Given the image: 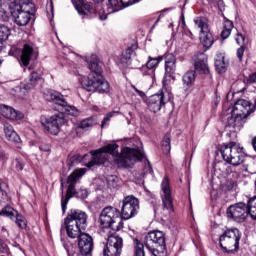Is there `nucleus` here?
I'll use <instances>...</instances> for the list:
<instances>
[{
    "label": "nucleus",
    "instance_id": "4468645a",
    "mask_svg": "<svg viewBox=\"0 0 256 256\" xmlns=\"http://www.w3.org/2000/svg\"><path fill=\"white\" fill-rule=\"evenodd\" d=\"M121 253H123V238L117 234L109 236L103 248V255L121 256Z\"/></svg>",
    "mask_w": 256,
    "mask_h": 256
},
{
    "label": "nucleus",
    "instance_id": "4d7b16f0",
    "mask_svg": "<svg viewBox=\"0 0 256 256\" xmlns=\"http://www.w3.org/2000/svg\"><path fill=\"white\" fill-rule=\"evenodd\" d=\"M244 171H246V173L249 171V169L247 168V166H244Z\"/></svg>",
    "mask_w": 256,
    "mask_h": 256
},
{
    "label": "nucleus",
    "instance_id": "f704fd0d",
    "mask_svg": "<svg viewBox=\"0 0 256 256\" xmlns=\"http://www.w3.org/2000/svg\"><path fill=\"white\" fill-rule=\"evenodd\" d=\"M9 35H11L9 27L0 24V41H7V39H9Z\"/></svg>",
    "mask_w": 256,
    "mask_h": 256
},
{
    "label": "nucleus",
    "instance_id": "7ed1b4c3",
    "mask_svg": "<svg viewBox=\"0 0 256 256\" xmlns=\"http://www.w3.org/2000/svg\"><path fill=\"white\" fill-rule=\"evenodd\" d=\"M88 67L92 71L87 77L80 76L79 81L82 88L90 93H109V82L103 79L101 67L97 55H92L88 60Z\"/></svg>",
    "mask_w": 256,
    "mask_h": 256
},
{
    "label": "nucleus",
    "instance_id": "f8f14e48",
    "mask_svg": "<svg viewBox=\"0 0 256 256\" xmlns=\"http://www.w3.org/2000/svg\"><path fill=\"white\" fill-rule=\"evenodd\" d=\"M139 213V199L135 196H126L122 201L121 217L125 221Z\"/></svg>",
    "mask_w": 256,
    "mask_h": 256
},
{
    "label": "nucleus",
    "instance_id": "dca6fc26",
    "mask_svg": "<svg viewBox=\"0 0 256 256\" xmlns=\"http://www.w3.org/2000/svg\"><path fill=\"white\" fill-rule=\"evenodd\" d=\"M10 9V14L13 18V21L18 27H25L29 25V22L31 21V12L29 10L23 11L20 4H12Z\"/></svg>",
    "mask_w": 256,
    "mask_h": 256
},
{
    "label": "nucleus",
    "instance_id": "473e14b6",
    "mask_svg": "<svg viewBox=\"0 0 256 256\" xmlns=\"http://www.w3.org/2000/svg\"><path fill=\"white\" fill-rule=\"evenodd\" d=\"M108 9H112V13H117V11H121V0H108L107 3Z\"/></svg>",
    "mask_w": 256,
    "mask_h": 256
},
{
    "label": "nucleus",
    "instance_id": "4c0bfd02",
    "mask_svg": "<svg viewBox=\"0 0 256 256\" xmlns=\"http://www.w3.org/2000/svg\"><path fill=\"white\" fill-rule=\"evenodd\" d=\"M224 191H237V182L233 181L232 179L226 180L223 185Z\"/></svg>",
    "mask_w": 256,
    "mask_h": 256
},
{
    "label": "nucleus",
    "instance_id": "09e8293b",
    "mask_svg": "<svg viewBox=\"0 0 256 256\" xmlns=\"http://www.w3.org/2000/svg\"><path fill=\"white\" fill-rule=\"evenodd\" d=\"M248 83H256V72L249 76Z\"/></svg>",
    "mask_w": 256,
    "mask_h": 256
},
{
    "label": "nucleus",
    "instance_id": "a18cd8bd",
    "mask_svg": "<svg viewBox=\"0 0 256 256\" xmlns=\"http://www.w3.org/2000/svg\"><path fill=\"white\" fill-rule=\"evenodd\" d=\"M243 55H245V46H241L237 49V57L239 61H243Z\"/></svg>",
    "mask_w": 256,
    "mask_h": 256
},
{
    "label": "nucleus",
    "instance_id": "2f4dec72",
    "mask_svg": "<svg viewBox=\"0 0 256 256\" xmlns=\"http://www.w3.org/2000/svg\"><path fill=\"white\" fill-rule=\"evenodd\" d=\"M215 67L218 73H222V71H225L227 64H225V57L224 56H218L215 60Z\"/></svg>",
    "mask_w": 256,
    "mask_h": 256
},
{
    "label": "nucleus",
    "instance_id": "f257e3e1",
    "mask_svg": "<svg viewBox=\"0 0 256 256\" xmlns=\"http://www.w3.org/2000/svg\"><path fill=\"white\" fill-rule=\"evenodd\" d=\"M117 149H119L118 144H108L99 150L91 151L92 159L86 164V167L91 169L95 165L105 164L109 155H113L114 163L119 169H131L137 161L143 160V152L140 150L125 147L119 154Z\"/></svg>",
    "mask_w": 256,
    "mask_h": 256
},
{
    "label": "nucleus",
    "instance_id": "cd10ccee",
    "mask_svg": "<svg viewBox=\"0 0 256 256\" xmlns=\"http://www.w3.org/2000/svg\"><path fill=\"white\" fill-rule=\"evenodd\" d=\"M248 214L254 220H256V196L248 198L247 205Z\"/></svg>",
    "mask_w": 256,
    "mask_h": 256
},
{
    "label": "nucleus",
    "instance_id": "aec40b11",
    "mask_svg": "<svg viewBox=\"0 0 256 256\" xmlns=\"http://www.w3.org/2000/svg\"><path fill=\"white\" fill-rule=\"evenodd\" d=\"M161 189L163 209H167V211H173V198L171 197V186L169 184V177H164L161 183Z\"/></svg>",
    "mask_w": 256,
    "mask_h": 256
},
{
    "label": "nucleus",
    "instance_id": "9b49d317",
    "mask_svg": "<svg viewBox=\"0 0 256 256\" xmlns=\"http://www.w3.org/2000/svg\"><path fill=\"white\" fill-rule=\"evenodd\" d=\"M170 99L171 96L167 92V85L163 84L161 93L150 96L147 100V105L152 113H158V111H161V107H164Z\"/></svg>",
    "mask_w": 256,
    "mask_h": 256
},
{
    "label": "nucleus",
    "instance_id": "6e6552de",
    "mask_svg": "<svg viewBox=\"0 0 256 256\" xmlns=\"http://www.w3.org/2000/svg\"><path fill=\"white\" fill-rule=\"evenodd\" d=\"M222 159L237 167L243 163L245 160V152L243 151V147H240L239 144L235 142H230L229 144L224 145L221 148Z\"/></svg>",
    "mask_w": 256,
    "mask_h": 256
},
{
    "label": "nucleus",
    "instance_id": "f03ea898",
    "mask_svg": "<svg viewBox=\"0 0 256 256\" xmlns=\"http://www.w3.org/2000/svg\"><path fill=\"white\" fill-rule=\"evenodd\" d=\"M44 99H46V101L56 103L59 113L51 116L50 118L45 116L41 117V125L48 133H50V135H59L61 127L67 123L65 115L77 117V115H79V110L75 106L69 105L67 100H65V97L55 90H45Z\"/></svg>",
    "mask_w": 256,
    "mask_h": 256
},
{
    "label": "nucleus",
    "instance_id": "603ef678",
    "mask_svg": "<svg viewBox=\"0 0 256 256\" xmlns=\"http://www.w3.org/2000/svg\"><path fill=\"white\" fill-rule=\"evenodd\" d=\"M30 9H32L31 14L33 15L35 13V4L31 3L30 4Z\"/></svg>",
    "mask_w": 256,
    "mask_h": 256
},
{
    "label": "nucleus",
    "instance_id": "9d476101",
    "mask_svg": "<svg viewBox=\"0 0 256 256\" xmlns=\"http://www.w3.org/2000/svg\"><path fill=\"white\" fill-rule=\"evenodd\" d=\"M195 26L200 29V41L205 49H210L213 45V34L209 30L207 18L196 17L194 19Z\"/></svg>",
    "mask_w": 256,
    "mask_h": 256
},
{
    "label": "nucleus",
    "instance_id": "1a4fd4ad",
    "mask_svg": "<svg viewBox=\"0 0 256 256\" xmlns=\"http://www.w3.org/2000/svg\"><path fill=\"white\" fill-rule=\"evenodd\" d=\"M240 241L241 231L237 228L226 230L219 238L220 247L226 253H237Z\"/></svg>",
    "mask_w": 256,
    "mask_h": 256
},
{
    "label": "nucleus",
    "instance_id": "ddd939ff",
    "mask_svg": "<svg viewBox=\"0 0 256 256\" xmlns=\"http://www.w3.org/2000/svg\"><path fill=\"white\" fill-rule=\"evenodd\" d=\"M119 217H121V211H119V209L112 206H107L100 214V225L104 229H112L113 224L117 223V219H119Z\"/></svg>",
    "mask_w": 256,
    "mask_h": 256
},
{
    "label": "nucleus",
    "instance_id": "6ab92c4d",
    "mask_svg": "<svg viewBox=\"0 0 256 256\" xmlns=\"http://www.w3.org/2000/svg\"><path fill=\"white\" fill-rule=\"evenodd\" d=\"M0 215L3 217H9V219L14 221L20 229H25V227H27V220L25 219V216L19 214V212L11 206L3 208Z\"/></svg>",
    "mask_w": 256,
    "mask_h": 256
},
{
    "label": "nucleus",
    "instance_id": "a878e982",
    "mask_svg": "<svg viewBox=\"0 0 256 256\" xmlns=\"http://www.w3.org/2000/svg\"><path fill=\"white\" fill-rule=\"evenodd\" d=\"M182 81L184 83V89H189L193 83H195V71H188L184 74Z\"/></svg>",
    "mask_w": 256,
    "mask_h": 256
},
{
    "label": "nucleus",
    "instance_id": "c85d7f7f",
    "mask_svg": "<svg viewBox=\"0 0 256 256\" xmlns=\"http://www.w3.org/2000/svg\"><path fill=\"white\" fill-rule=\"evenodd\" d=\"M80 3V6L77 5L76 9L79 13V15H89V13H92V8L90 4L85 3L84 0H78Z\"/></svg>",
    "mask_w": 256,
    "mask_h": 256
},
{
    "label": "nucleus",
    "instance_id": "680f3d73",
    "mask_svg": "<svg viewBox=\"0 0 256 256\" xmlns=\"http://www.w3.org/2000/svg\"><path fill=\"white\" fill-rule=\"evenodd\" d=\"M136 2L139 1V0H135Z\"/></svg>",
    "mask_w": 256,
    "mask_h": 256
},
{
    "label": "nucleus",
    "instance_id": "4be33fe9",
    "mask_svg": "<svg viewBox=\"0 0 256 256\" xmlns=\"http://www.w3.org/2000/svg\"><path fill=\"white\" fill-rule=\"evenodd\" d=\"M195 69L197 71H202L203 73H209V67L207 66V55L200 52L195 56Z\"/></svg>",
    "mask_w": 256,
    "mask_h": 256
},
{
    "label": "nucleus",
    "instance_id": "a211bd4d",
    "mask_svg": "<svg viewBox=\"0 0 256 256\" xmlns=\"http://www.w3.org/2000/svg\"><path fill=\"white\" fill-rule=\"evenodd\" d=\"M76 239H78V247L80 250L78 256L91 255L93 251V237L87 233L80 232Z\"/></svg>",
    "mask_w": 256,
    "mask_h": 256
},
{
    "label": "nucleus",
    "instance_id": "864d4df0",
    "mask_svg": "<svg viewBox=\"0 0 256 256\" xmlns=\"http://www.w3.org/2000/svg\"><path fill=\"white\" fill-rule=\"evenodd\" d=\"M136 93H138V95H143V92L141 90H138L137 88H134Z\"/></svg>",
    "mask_w": 256,
    "mask_h": 256
},
{
    "label": "nucleus",
    "instance_id": "58836bf2",
    "mask_svg": "<svg viewBox=\"0 0 256 256\" xmlns=\"http://www.w3.org/2000/svg\"><path fill=\"white\" fill-rule=\"evenodd\" d=\"M7 183L0 179V201H3L7 198Z\"/></svg>",
    "mask_w": 256,
    "mask_h": 256
},
{
    "label": "nucleus",
    "instance_id": "c9c22d12",
    "mask_svg": "<svg viewBox=\"0 0 256 256\" xmlns=\"http://www.w3.org/2000/svg\"><path fill=\"white\" fill-rule=\"evenodd\" d=\"M163 61V57L153 58L149 57L147 63H146V69H155Z\"/></svg>",
    "mask_w": 256,
    "mask_h": 256
},
{
    "label": "nucleus",
    "instance_id": "e433bc0d",
    "mask_svg": "<svg viewBox=\"0 0 256 256\" xmlns=\"http://www.w3.org/2000/svg\"><path fill=\"white\" fill-rule=\"evenodd\" d=\"M12 166L15 168V171L19 173L25 169V161L21 158H15L12 161Z\"/></svg>",
    "mask_w": 256,
    "mask_h": 256
},
{
    "label": "nucleus",
    "instance_id": "3c124183",
    "mask_svg": "<svg viewBox=\"0 0 256 256\" xmlns=\"http://www.w3.org/2000/svg\"><path fill=\"white\" fill-rule=\"evenodd\" d=\"M40 151L48 152V151H51V148L48 145H41Z\"/></svg>",
    "mask_w": 256,
    "mask_h": 256
},
{
    "label": "nucleus",
    "instance_id": "c03bdc74",
    "mask_svg": "<svg viewBox=\"0 0 256 256\" xmlns=\"http://www.w3.org/2000/svg\"><path fill=\"white\" fill-rule=\"evenodd\" d=\"M0 21L3 23H7V21H9V14L7 10L3 9L2 7H0Z\"/></svg>",
    "mask_w": 256,
    "mask_h": 256
},
{
    "label": "nucleus",
    "instance_id": "c756f323",
    "mask_svg": "<svg viewBox=\"0 0 256 256\" xmlns=\"http://www.w3.org/2000/svg\"><path fill=\"white\" fill-rule=\"evenodd\" d=\"M162 151L165 155L171 153V134H166L162 140Z\"/></svg>",
    "mask_w": 256,
    "mask_h": 256
},
{
    "label": "nucleus",
    "instance_id": "b1692460",
    "mask_svg": "<svg viewBox=\"0 0 256 256\" xmlns=\"http://www.w3.org/2000/svg\"><path fill=\"white\" fill-rule=\"evenodd\" d=\"M32 55H33V47L29 44H25L23 46L22 53L20 56V61L22 65H24V67H27V65H29Z\"/></svg>",
    "mask_w": 256,
    "mask_h": 256
},
{
    "label": "nucleus",
    "instance_id": "13d9d810",
    "mask_svg": "<svg viewBox=\"0 0 256 256\" xmlns=\"http://www.w3.org/2000/svg\"><path fill=\"white\" fill-rule=\"evenodd\" d=\"M227 173H231V168L226 169Z\"/></svg>",
    "mask_w": 256,
    "mask_h": 256
},
{
    "label": "nucleus",
    "instance_id": "423d86ee",
    "mask_svg": "<svg viewBox=\"0 0 256 256\" xmlns=\"http://www.w3.org/2000/svg\"><path fill=\"white\" fill-rule=\"evenodd\" d=\"M87 173V170L85 168H80L74 170L68 177L67 183H68V188L66 192V196H63L62 194V199H61V207H62V212L65 213L67 211V203H69V199L73 197H77L78 199H87L89 197V191L87 189H80V190H75V186L77 185V181L83 177Z\"/></svg>",
    "mask_w": 256,
    "mask_h": 256
},
{
    "label": "nucleus",
    "instance_id": "2eb2a0df",
    "mask_svg": "<svg viewBox=\"0 0 256 256\" xmlns=\"http://www.w3.org/2000/svg\"><path fill=\"white\" fill-rule=\"evenodd\" d=\"M227 217L228 219H232V221H236V223H243L249 217L247 204L239 202L231 205L227 209Z\"/></svg>",
    "mask_w": 256,
    "mask_h": 256
},
{
    "label": "nucleus",
    "instance_id": "0eeeda50",
    "mask_svg": "<svg viewBox=\"0 0 256 256\" xmlns=\"http://www.w3.org/2000/svg\"><path fill=\"white\" fill-rule=\"evenodd\" d=\"M145 247L153 256H167L165 234L159 230L148 233L145 238Z\"/></svg>",
    "mask_w": 256,
    "mask_h": 256
},
{
    "label": "nucleus",
    "instance_id": "7c9ffc66",
    "mask_svg": "<svg viewBox=\"0 0 256 256\" xmlns=\"http://www.w3.org/2000/svg\"><path fill=\"white\" fill-rule=\"evenodd\" d=\"M134 256H145V246L138 239H134Z\"/></svg>",
    "mask_w": 256,
    "mask_h": 256
},
{
    "label": "nucleus",
    "instance_id": "f3484780",
    "mask_svg": "<svg viewBox=\"0 0 256 256\" xmlns=\"http://www.w3.org/2000/svg\"><path fill=\"white\" fill-rule=\"evenodd\" d=\"M164 60L166 72L162 83L165 87L166 85H169V83H171V75H173V73H175V71L177 70V58H175V55H173L172 53H168L165 54Z\"/></svg>",
    "mask_w": 256,
    "mask_h": 256
},
{
    "label": "nucleus",
    "instance_id": "5701e85b",
    "mask_svg": "<svg viewBox=\"0 0 256 256\" xmlns=\"http://www.w3.org/2000/svg\"><path fill=\"white\" fill-rule=\"evenodd\" d=\"M43 80V74L40 72H32L30 74L29 80L26 84H24V89L26 91H31V89H35L37 84Z\"/></svg>",
    "mask_w": 256,
    "mask_h": 256
},
{
    "label": "nucleus",
    "instance_id": "e2e57ef3",
    "mask_svg": "<svg viewBox=\"0 0 256 256\" xmlns=\"http://www.w3.org/2000/svg\"><path fill=\"white\" fill-rule=\"evenodd\" d=\"M20 1H24V0H20Z\"/></svg>",
    "mask_w": 256,
    "mask_h": 256
},
{
    "label": "nucleus",
    "instance_id": "412c9836",
    "mask_svg": "<svg viewBox=\"0 0 256 256\" xmlns=\"http://www.w3.org/2000/svg\"><path fill=\"white\" fill-rule=\"evenodd\" d=\"M0 113L6 119H10V121H21V119L25 117L22 112H19L13 107H9L7 105H0Z\"/></svg>",
    "mask_w": 256,
    "mask_h": 256
},
{
    "label": "nucleus",
    "instance_id": "a19ab883",
    "mask_svg": "<svg viewBox=\"0 0 256 256\" xmlns=\"http://www.w3.org/2000/svg\"><path fill=\"white\" fill-rule=\"evenodd\" d=\"M7 161H9V156H7L5 151L0 150V169L7 165Z\"/></svg>",
    "mask_w": 256,
    "mask_h": 256
},
{
    "label": "nucleus",
    "instance_id": "393cba45",
    "mask_svg": "<svg viewBox=\"0 0 256 256\" xmlns=\"http://www.w3.org/2000/svg\"><path fill=\"white\" fill-rule=\"evenodd\" d=\"M4 133L6 135V139L11 141L12 143H21V138L19 137V134L15 132L13 126L9 124H4Z\"/></svg>",
    "mask_w": 256,
    "mask_h": 256
},
{
    "label": "nucleus",
    "instance_id": "052dcab7",
    "mask_svg": "<svg viewBox=\"0 0 256 256\" xmlns=\"http://www.w3.org/2000/svg\"><path fill=\"white\" fill-rule=\"evenodd\" d=\"M157 23H159V20L156 21L155 25H157Z\"/></svg>",
    "mask_w": 256,
    "mask_h": 256
},
{
    "label": "nucleus",
    "instance_id": "20e7f679",
    "mask_svg": "<svg viewBox=\"0 0 256 256\" xmlns=\"http://www.w3.org/2000/svg\"><path fill=\"white\" fill-rule=\"evenodd\" d=\"M252 112L251 102L245 99L237 100L234 104L232 113L227 118L225 125L226 133H237V131H241L243 120L246 119V117H249Z\"/></svg>",
    "mask_w": 256,
    "mask_h": 256
},
{
    "label": "nucleus",
    "instance_id": "37998d69",
    "mask_svg": "<svg viewBox=\"0 0 256 256\" xmlns=\"http://www.w3.org/2000/svg\"><path fill=\"white\" fill-rule=\"evenodd\" d=\"M115 113H119V111H112L109 112L104 119L102 120V127H107V123H109L111 121V118L113 117V115H115Z\"/></svg>",
    "mask_w": 256,
    "mask_h": 256
},
{
    "label": "nucleus",
    "instance_id": "8fccbe9b",
    "mask_svg": "<svg viewBox=\"0 0 256 256\" xmlns=\"http://www.w3.org/2000/svg\"><path fill=\"white\" fill-rule=\"evenodd\" d=\"M240 41H242V43H245V36H243V34H238L237 38H236V42L240 43Z\"/></svg>",
    "mask_w": 256,
    "mask_h": 256
},
{
    "label": "nucleus",
    "instance_id": "6e6d98bb",
    "mask_svg": "<svg viewBox=\"0 0 256 256\" xmlns=\"http://www.w3.org/2000/svg\"><path fill=\"white\" fill-rule=\"evenodd\" d=\"M188 33H189L191 39H193V33L191 31H189Z\"/></svg>",
    "mask_w": 256,
    "mask_h": 256
},
{
    "label": "nucleus",
    "instance_id": "5fc2aeb1",
    "mask_svg": "<svg viewBox=\"0 0 256 256\" xmlns=\"http://www.w3.org/2000/svg\"><path fill=\"white\" fill-rule=\"evenodd\" d=\"M94 1V3H101V2H103V0H93Z\"/></svg>",
    "mask_w": 256,
    "mask_h": 256
},
{
    "label": "nucleus",
    "instance_id": "ea45409f",
    "mask_svg": "<svg viewBox=\"0 0 256 256\" xmlns=\"http://www.w3.org/2000/svg\"><path fill=\"white\" fill-rule=\"evenodd\" d=\"M12 5H19V3H17V0H0V7H8L10 12Z\"/></svg>",
    "mask_w": 256,
    "mask_h": 256
},
{
    "label": "nucleus",
    "instance_id": "de8ad7c7",
    "mask_svg": "<svg viewBox=\"0 0 256 256\" xmlns=\"http://www.w3.org/2000/svg\"><path fill=\"white\" fill-rule=\"evenodd\" d=\"M9 247L5 243L0 242V253H8Z\"/></svg>",
    "mask_w": 256,
    "mask_h": 256
},
{
    "label": "nucleus",
    "instance_id": "39448f33",
    "mask_svg": "<svg viewBox=\"0 0 256 256\" xmlns=\"http://www.w3.org/2000/svg\"><path fill=\"white\" fill-rule=\"evenodd\" d=\"M88 218L89 216L83 210L71 209L64 219V223L61 225V233L65 229L70 239H77L79 233L87 229Z\"/></svg>",
    "mask_w": 256,
    "mask_h": 256
},
{
    "label": "nucleus",
    "instance_id": "49530a36",
    "mask_svg": "<svg viewBox=\"0 0 256 256\" xmlns=\"http://www.w3.org/2000/svg\"><path fill=\"white\" fill-rule=\"evenodd\" d=\"M121 3V9H125V7H129V5H133V2L131 0H120Z\"/></svg>",
    "mask_w": 256,
    "mask_h": 256
},
{
    "label": "nucleus",
    "instance_id": "bb28decb",
    "mask_svg": "<svg viewBox=\"0 0 256 256\" xmlns=\"http://www.w3.org/2000/svg\"><path fill=\"white\" fill-rule=\"evenodd\" d=\"M233 27H234L233 21L226 18L224 20V28L221 32L222 39H227L231 35V31H233Z\"/></svg>",
    "mask_w": 256,
    "mask_h": 256
},
{
    "label": "nucleus",
    "instance_id": "72a5a7b5",
    "mask_svg": "<svg viewBox=\"0 0 256 256\" xmlns=\"http://www.w3.org/2000/svg\"><path fill=\"white\" fill-rule=\"evenodd\" d=\"M94 125H97V121H95V119L93 118H87L80 122L79 128L87 130V129H91V127H93Z\"/></svg>",
    "mask_w": 256,
    "mask_h": 256
},
{
    "label": "nucleus",
    "instance_id": "bf43d9fd",
    "mask_svg": "<svg viewBox=\"0 0 256 256\" xmlns=\"http://www.w3.org/2000/svg\"><path fill=\"white\" fill-rule=\"evenodd\" d=\"M2 64H3V60L0 59V65H2Z\"/></svg>",
    "mask_w": 256,
    "mask_h": 256
},
{
    "label": "nucleus",
    "instance_id": "79ce46f5",
    "mask_svg": "<svg viewBox=\"0 0 256 256\" xmlns=\"http://www.w3.org/2000/svg\"><path fill=\"white\" fill-rule=\"evenodd\" d=\"M106 181L109 189H115L117 187V177L109 176Z\"/></svg>",
    "mask_w": 256,
    "mask_h": 256
}]
</instances>
